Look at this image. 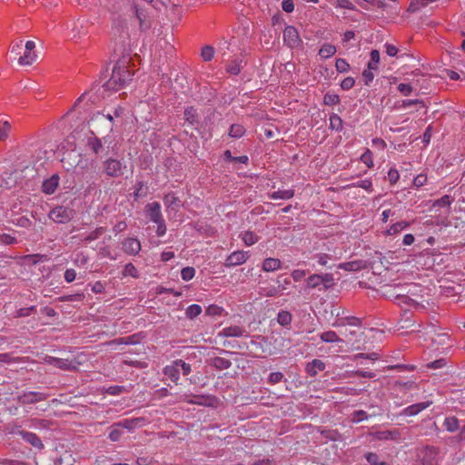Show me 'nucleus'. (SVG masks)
I'll use <instances>...</instances> for the list:
<instances>
[{
	"mask_svg": "<svg viewBox=\"0 0 465 465\" xmlns=\"http://www.w3.org/2000/svg\"><path fill=\"white\" fill-rule=\"evenodd\" d=\"M128 64L129 59L124 57L115 64L111 77L103 85L104 91L116 92L129 83L133 74L129 70Z\"/></svg>",
	"mask_w": 465,
	"mask_h": 465,
	"instance_id": "obj_1",
	"label": "nucleus"
},
{
	"mask_svg": "<svg viewBox=\"0 0 465 465\" xmlns=\"http://www.w3.org/2000/svg\"><path fill=\"white\" fill-rule=\"evenodd\" d=\"M452 198L450 195H443L440 199L434 202L433 206L450 207L452 203Z\"/></svg>",
	"mask_w": 465,
	"mask_h": 465,
	"instance_id": "obj_47",
	"label": "nucleus"
},
{
	"mask_svg": "<svg viewBox=\"0 0 465 465\" xmlns=\"http://www.w3.org/2000/svg\"><path fill=\"white\" fill-rule=\"evenodd\" d=\"M400 179V173L397 169L391 168L388 172V180L391 184H395Z\"/></svg>",
	"mask_w": 465,
	"mask_h": 465,
	"instance_id": "obj_56",
	"label": "nucleus"
},
{
	"mask_svg": "<svg viewBox=\"0 0 465 465\" xmlns=\"http://www.w3.org/2000/svg\"><path fill=\"white\" fill-rule=\"evenodd\" d=\"M84 100H88L90 101L92 104H94L96 100V98H93V95L91 94L90 92H84L74 103V108H76L78 106H80V104L84 101Z\"/></svg>",
	"mask_w": 465,
	"mask_h": 465,
	"instance_id": "obj_54",
	"label": "nucleus"
},
{
	"mask_svg": "<svg viewBox=\"0 0 465 465\" xmlns=\"http://www.w3.org/2000/svg\"><path fill=\"white\" fill-rule=\"evenodd\" d=\"M22 47H23L22 40H19L18 42L14 43L12 45L10 52L12 54L15 55V58H16L17 56H20Z\"/></svg>",
	"mask_w": 465,
	"mask_h": 465,
	"instance_id": "obj_63",
	"label": "nucleus"
},
{
	"mask_svg": "<svg viewBox=\"0 0 465 465\" xmlns=\"http://www.w3.org/2000/svg\"><path fill=\"white\" fill-rule=\"evenodd\" d=\"M104 232V227H98L94 231L91 232L87 236H85L84 241L90 242L98 239Z\"/></svg>",
	"mask_w": 465,
	"mask_h": 465,
	"instance_id": "obj_44",
	"label": "nucleus"
},
{
	"mask_svg": "<svg viewBox=\"0 0 465 465\" xmlns=\"http://www.w3.org/2000/svg\"><path fill=\"white\" fill-rule=\"evenodd\" d=\"M87 34V22L84 20H77L74 23L72 28V37L78 38Z\"/></svg>",
	"mask_w": 465,
	"mask_h": 465,
	"instance_id": "obj_17",
	"label": "nucleus"
},
{
	"mask_svg": "<svg viewBox=\"0 0 465 465\" xmlns=\"http://www.w3.org/2000/svg\"><path fill=\"white\" fill-rule=\"evenodd\" d=\"M57 186H58V177L57 176H53L49 180H46V181L44 182V183H43V191L45 193L51 194V193H54V191L57 188Z\"/></svg>",
	"mask_w": 465,
	"mask_h": 465,
	"instance_id": "obj_29",
	"label": "nucleus"
},
{
	"mask_svg": "<svg viewBox=\"0 0 465 465\" xmlns=\"http://www.w3.org/2000/svg\"><path fill=\"white\" fill-rule=\"evenodd\" d=\"M443 425L450 432L456 431L460 427L459 420L454 416L445 418Z\"/></svg>",
	"mask_w": 465,
	"mask_h": 465,
	"instance_id": "obj_33",
	"label": "nucleus"
},
{
	"mask_svg": "<svg viewBox=\"0 0 465 465\" xmlns=\"http://www.w3.org/2000/svg\"><path fill=\"white\" fill-rule=\"evenodd\" d=\"M89 126L92 129V134H100L104 131L113 130V117L110 114H104L101 113L95 114L89 121Z\"/></svg>",
	"mask_w": 465,
	"mask_h": 465,
	"instance_id": "obj_2",
	"label": "nucleus"
},
{
	"mask_svg": "<svg viewBox=\"0 0 465 465\" xmlns=\"http://www.w3.org/2000/svg\"><path fill=\"white\" fill-rule=\"evenodd\" d=\"M145 423V419L139 417V418H133V419H124L123 420H120L116 422V426L126 429L129 431H133L136 428H140L143 426Z\"/></svg>",
	"mask_w": 465,
	"mask_h": 465,
	"instance_id": "obj_10",
	"label": "nucleus"
},
{
	"mask_svg": "<svg viewBox=\"0 0 465 465\" xmlns=\"http://www.w3.org/2000/svg\"><path fill=\"white\" fill-rule=\"evenodd\" d=\"M335 67L339 73H345L350 69V64L345 59L339 58L336 60Z\"/></svg>",
	"mask_w": 465,
	"mask_h": 465,
	"instance_id": "obj_52",
	"label": "nucleus"
},
{
	"mask_svg": "<svg viewBox=\"0 0 465 465\" xmlns=\"http://www.w3.org/2000/svg\"><path fill=\"white\" fill-rule=\"evenodd\" d=\"M145 213L153 223L161 222L163 219L162 214V207L158 202L147 203L145 205Z\"/></svg>",
	"mask_w": 465,
	"mask_h": 465,
	"instance_id": "obj_7",
	"label": "nucleus"
},
{
	"mask_svg": "<svg viewBox=\"0 0 465 465\" xmlns=\"http://www.w3.org/2000/svg\"><path fill=\"white\" fill-rule=\"evenodd\" d=\"M195 275V269L193 267H185L181 272V276L183 281H190Z\"/></svg>",
	"mask_w": 465,
	"mask_h": 465,
	"instance_id": "obj_49",
	"label": "nucleus"
},
{
	"mask_svg": "<svg viewBox=\"0 0 465 465\" xmlns=\"http://www.w3.org/2000/svg\"><path fill=\"white\" fill-rule=\"evenodd\" d=\"M220 334L225 337H242L247 336V331L242 326L231 325L223 328Z\"/></svg>",
	"mask_w": 465,
	"mask_h": 465,
	"instance_id": "obj_12",
	"label": "nucleus"
},
{
	"mask_svg": "<svg viewBox=\"0 0 465 465\" xmlns=\"http://www.w3.org/2000/svg\"><path fill=\"white\" fill-rule=\"evenodd\" d=\"M175 364L178 365L179 370H182L183 375H188L191 372V365L183 360H176Z\"/></svg>",
	"mask_w": 465,
	"mask_h": 465,
	"instance_id": "obj_59",
	"label": "nucleus"
},
{
	"mask_svg": "<svg viewBox=\"0 0 465 465\" xmlns=\"http://www.w3.org/2000/svg\"><path fill=\"white\" fill-rule=\"evenodd\" d=\"M283 40L291 48L297 47L301 43L297 29L292 25L285 27L283 31Z\"/></svg>",
	"mask_w": 465,
	"mask_h": 465,
	"instance_id": "obj_6",
	"label": "nucleus"
},
{
	"mask_svg": "<svg viewBox=\"0 0 465 465\" xmlns=\"http://www.w3.org/2000/svg\"><path fill=\"white\" fill-rule=\"evenodd\" d=\"M245 64L242 58L237 57L230 62L226 70L229 74L237 75Z\"/></svg>",
	"mask_w": 465,
	"mask_h": 465,
	"instance_id": "obj_18",
	"label": "nucleus"
},
{
	"mask_svg": "<svg viewBox=\"0 0 465 465\" xmlns=\"http://www.w3.org/2000/svg\"><path fill=\"white\" fill-rule=\"evenodd\" d=\"M398 91L405 96H408L411 94L414 87L411 84L401 83L397 86Z\"/></svg>",
	"mask_w": 465,
	"mask_h": 465,
	"instance_id": "obj_46",
	"label": "nucleus"
},
{
	"mask_svg": "<svg viewBox=\"0 0 465 465\" xmlns=\"http://www.w3.org/2000/svg\"><path fill=\"white\" fill-rule=\"evenodd\" d=\"M245 133V129L242 124H232L229 131V135L232 138H241Z\"/></svg>",
	"mask_w": 465,
	"mask_h": 465,
	"instance_id": "obj_38",
	"label": "nucleus"
},
{
	"mask_svg": "<svg viewBox=\"0 0 465 465\" xmlns=\"http://www.w3.org/2000/svg\"><path fill=\"white\" fill-rule=\"evenodd\" d=\"M438 450L434 447H426L423 450V465H437Z\"/></svg>",
	"mask_w": 465,
	"mask_h": 465,
	"instance_id": "obj_14",
	"label": "nucleus"
},
{
	"mask_svg": "<svg viewBox=\"0 0 465 465\" xmlns=\"http://www.w3.org/2000/svg\"><path fill=\"white\" fill-rule=\"evenodd\" d=\"M325 369V363L321 360H313L307 364L306 371L311 376H315L319 371Z\"/></svg>",
	"mask_w": 465,
	"mask_h": 465,
	"instance_id": "obj_23",
	"label": "nucleus"
},
{
	"mask_svg": "<svg viewBox=\"0 0 465 465\" xmlns=\"http://www.w3.org/2000/svg\"><path fill=\"white\" fill-rule=\"evenodd\" d=\"M121 428L116 426V423L110 427V432L108 438L111 441H119L123 436V431L120 430Z\"/></svg>",
	"mask_w": 465,
	"mask_h": 465,
	"instance_id": "obj_36",
	"label": "nucleus"
},
{
	"mask_svg": "<svg viewBox=\"0 0 465 465\" xmlns=\"http://www.w3.org/2000/svg\"><path fill=\"white\" fill-rule=\"evenodd\" d=\"M330 128L335 131L342 129V120L338 114H332L330 116Z\"/></svg>",
	"mask_w": 465,
	"mask_h": 465,
	"instance_id": "obj_40",
	"label": "nucleus"
},
{
	"mask_svg": "<svg viewBox=\"0 0 465 465\" xmlns=\"http://www.w3.org/2000/svg\"><path fill=\"white\" fill-rule=\"evenodd\" d=\"M222 312H223V308L218 305H215V304H212V305L208 306L206 309V314L212 315V316L221 315Z\"/></svg>",
	"mask_w": 465,
	"mask_h": 465,
	"instance_id": "obj_62",
	"label": "nucleus"
},
{
	"mask_svg": "<svg viewBox=\"0 0 465 465\" xmlns=\"http://www.w3.org/2000/svg\"><path fill=\"white\" fill-rule=\"evenodd\" d=\"M325 279H331V274H328V273H326L324 275L312 274V275L309 276L307 279V286H308V288H311V289L316 288L320 284H322V282H324Z\"/></svg>",
	"mask_w": 465,
	"mask_h": 465,
	"instance_id": "obj_20",
	"label": "nucleus"
},
{
	"mask_svg": "<svg viewBox=\"0 0 465 465\" xmlns=\"http://www.w3.org/2000/svg\"><path fill=\"white\" fill-rule=\"evenodd\" d=\"M135 15L137 19L139 20L140 28L142 30H147L151 26V23L147 18L146 13L139 8H135Z\"/></svg>",
	"mask_w": 465,
	"mask_h": 465,
	"instance_id": "obj_24",
	"label": "nucleus"
},
{
	"mask_svg": "<svg viewBox=\"0 0 465 465\" xmlns=\"http://www.w3.org/2000/svg\"><path fill=\"white\" fill-rule=\"evenodd\" d=\"M368 419V415L366 413V411H354L353 414H352V421L353 422H361L362 420H365Z\"/></svg>",
	"mask_w": 465,
	"mask_h": 465,
	"instance_id": "obj_60",
	"label": "nucleus"
},
{
	"mask_svg": "<svg viewBox=\"0 0 465 465\" xmlns=\"http://www.w3.org/2000/svg\"><path fill=\"white\" fill-rule=\"evenodd\" d=\"M411 225L410 222L401 221L393 223L386 232L388 235H394L408 228Z\"/></svg>",
	"mask_w": 465,
	"mask_h": 465,
	"instance_id": "obj_26",
	"label": "nucleus"
},
{
	"mask_svg": "<svg viewBox=\"0 0 465 465\" xmlns=\"http://www.w3.org/2000/svg\"><path fill=\"white\" fill-rule=\"evenodd\" d=\"M338 267L348 272H359L367 267V262L363 260H355L340 263Z\"/></svg>",
	"mask_w": 465,
	"mask_h": 465,
	"instance_id": "obj_13",
	"label": "nucleus"
},
{
	"mask_svg": "<svg viewBox=\"0 0 465 465\" xmlns=\"http://www.w3.org/2000/svg\"><path fill=\"white\" fill-rule=\"evenodd\" d=\"M433 343L437 345H445L450 340V336L446 332L434 331L433 336L430 337Z\"/></svg>",
	"mask_w": 465,
	"mask_h": 465,
	"instance_id": "obj_34",
	"label": "nucleus"
},
{
	"mask_svg": "<svg viewBox=\"0 0 465 465\" xmlns=\"http://www.w3.org/2000/svg\"><path fill=\"white\" fill-rule=\"evenodd\" d=\"M336 6L343 9L354 10L355 5L350 0H337Z\"/></svg>",
	"mask_w": 465,
	"mask_h": 465,
	"instance_id": "obj_64",
	"label": "nucleus"
},
{
	"mask_svg": "<svg viewBox=\"0 0 465 465\" xmlns=\"http://www.w3.org/2000/svg\"><path fill=\"white\" fill-rule=\"evenodd\" d=\"M163 373L167 376L172 381L178 383L180 378V370L178 365L175 364V361L172 362V364L167 365L163 369Z\"/></svg>",
	"mask_w": 465,
	"mask_h": 465,
	"instance_id": "obj_16",
	"label": "nucleus"
},
{
	"mask_svg": "<svg viewBox=\"0 0 465 465\" xmlns=\"http://www.w3.org/2000/svg\"><path fill=\"white\" fill-rule=\"evenodd\" d=\"M11 124L8 121L0 119V140L4 141L8 137Z\"/></svg>",
	"mask_w": 465,
	"mask_h": 465,
	"instance_id": "obj_39",
	"label": "nucleus"
},
{
	"mask_svg": "<svg viewBox=\"0 0 465 465\" xmlns=\"http://www.w3.org/2000/svg\"><path fill=\"white\" fill-rule=\"evenodd\" d=\"M320 338L322 341L327 342V343L342 341V340L333 331H328L322 332L320 335Z\"/></svg>",
	"mask_w": 465,
	"mask_h": 465,
	"instance_id": "obj_31",
	"label": "nucleus"
},
{
	"mask_svg": "<svg viewBox=\"0 0 465 465\" xmlns=\"http://www.w3.org/2000/svg\"><path fill=\"white\" fill-rule=\"evenodd\" d=\"M431 404L430 401L420 402L412 404L404 410V413L408 416H414L420 413L421 411L427 409Z\"/></svg>",
	"mask_w": 465,
	"mask_h": 465,
	"instance_id": "obj_21",
	"label": "nucleus"
},
{
	"mask_svg": "<svg viewBox=\"0 0 465 465\" xmlns=\"http://www.w3.org/2000/svg\"><path fill=\"white\" fill-rule=\"evenodd\" d=\"M202 313V307L198 304H192L188 306L185 311L187 318L193 319Z\"/></svg>",
	"mask_w": 465,
	"mask_h": 465,
	"instance_id": "obj_41",
	"label": "nucleus"
},
{
	"mask_svg": "<svg viewBox=\"0 0 465 465\" xmlns=\"http://www.w3.org/2000/svg\"><path fill=\"white\" fill-rule=\"evenodd\" d=\"M123 251L128 255H136L141 251V242L138 239L129 237L123 242Z\"/></svg>",
	"mask_w": 465,
	"mask_h": 465,
	"instance_id": "obj_9",
	"label": "nucleus"
},
{
	"mask_svg": "<svg viewBox=\"0 0 465 465\" xmlns=\"http://www.w3.org/2000/svg\"><path fill=\"white\" fill-rule=\"evenodd\" d=\"M87 145L94 153H98L100 149L102 148V143L97 137L89 138Z\"/></svg>",
	"mask_w": 465,
	"mask_h": 465,
	"instance_id": "obj_43",
	"label": "nucleus"
},
{
	"mask_svg": "<svg viewBox=\"0 0 465 465\" xmlns=\"http://www.w3.org/2000/svg\"><path fill=\"white\" fill-rule=\"evenodd\" d=\"M47 395L39 391H27L19 397V401L23 404H32L45 401Z\"/></svg>",
	"mask_w": 465,
	"mask_h": 465,
	"instance_id": "obj_11",
	"label": "nucleus"
},
{
	"mask_svg": "<svg viewBox=\"0 0 465 465\" xmlns=\"http://www.w3.org/2000/svg\"><path fill=\"white\" fill-rule=\"evenodd\" d=\"M366 459L370 465H390L385 461L380 460L378 455L372 452L366 454Z\"/></svg>",
	"mask_w": 465,
	"mask_h": 465,
	"instance_id": "obj_45",
	"label": "nucleus"
},
{
	"mask_svg": "<svg viewBox=\"0 0 465 465\" xmlns=\"http://www.w3.org/2000/svg\"><path fill=\"white\" fill-rule=\"evenodd\" d=\"M242 240L246 245L252 246L258 242L259 237L254 232L246 231L242 233Z\"/></svg>",
	"mask_w": 465,
	"mask_h": 465,
	"instance_id": "obj_35",
	"label": "nucleus"
},
{
	"mask_svg": "<svg viewBox=\"0 0 465 465\" xmlns=\"http://www.w3.org/2000/svg\"><path fill=\"white\" fill-rule=\"evenodd\" d=\"M336 53V47L331 44H324L319 50V54L322 58H330Z\"/></svg>",
	"mask_w": 465,
	"mask_h": 465,
	"instance_id": "obj_32",
	"label": "nucleus"
},
{
	"mask_svg": "<svg viewBox=\"0 0 465 465\" xmlns=\"http://www.w3.org/2000/svg\"><path fill=\"white\" fill-rule=\"evenodd\" d=\"M249 256V252L235 251L226 258L224 265L226 267L242 265L248 260Z\"/></svg>",
	"mask_w": 465,
	"mask_h": 465,
	"instance_id": "obj_5",
	"label": "nucleus"
},
{
	"mask_svg": "<svg viewBox=\"0 0 465 465\" xmlns=\"http://www.w3.org/2000/svg\"><path fill=\"white\" fill-rule=\"evenodd\" d=\"M231 365L232 362L229 360L220 357L214 359V366L218 369H228Z\"/></svg>",
	"mask_w": 465,
	"mask_h": 465,
	"instance_id": "obj_55",
	"label": "nucleus"
},
{
	"mask_svg": "<svg viewBox=\"0 0 465 465\" xmlns=\"http://www.w3.org/2000/svg\"><path fill=\"white\" fill-rule=\"evenodd\" d=\"M184 119L186 122H188L190 124H194L198 123V114L197 110L190 106L184 110Z\"/></svg>",
	"mask_w": 465,
	"mask_h": 465,
	"instance_id": "obj_30",
	"label": "nucleus"
},
{
	"mask_svg": "<svg viewBox=\"0 0 465 465\" xmlns=\"http://www.w3.org/2000/svg\"><path fill=\"white\" fill-rule=\"evenodd\" d=\"M282 262L276 258H266L262 262V270L266 272H275L281 268Z\"/></svg>",
	"mask_w": 465,
	"mask_h": 465,
	"instance_id": "obj_22",
	"label": "nucleus"
},
{
	"mask_svg": "<svg viewBox=\"0 0 465 465\" xmlns=\"http://www.w3.org/2000/svg\"><path fill=\"white\" fill-rule=\"evenodd\" d=\"M44 362L53 365L56 368H59L61 370H74L75 369V366L73 362L69 361L68 360L60 359L53 356L46 355L44 358Z\"/></svg>",
	"mask_w": 465,
	"mask_h": 465,
	"instance_id": "obj_8",
	"label": "nucleus"
},
{
	"mask_svg": "<svg viewBox=\"0 0 465 465\" xmlns=\"http://www.w3.org/2000/svg\"><path fill=\"white\" fill-rule=\"evenodd\" d=\"M277 321L282 326L289 325L292 322V314L287 311H281L278 313Z\"/></svg>",
	"mask_w": 465,
	"mask_h": 465,
	"instance_id": "obj_42",
	"label": "nucleus"
},
{
	"mask_svg": "<svg viewBox=\"0 0 465 465\" xmlns=\"http://www.w3.org/2000/svg\"><path fill=\"white\" fill-rule=\"evenodd\" d=\"M323 102L327 105H335L340 103V97L338 94L328 93L324 95Z\"/></svg>",
	"mask_w": 465,
	"mask_h": 465,
	"instance_id": "obj_50",
	"label": "nucleus"
},
{
	"mask_svg": "<svg viewBox=\"0 0 465 465\" xmlns=\"http://www.w3.org/2000/svg\"><path fill=\"white\" fill-rule=\"evenodd\" d=\"M379 63H380V52L378 50H372L371 52V60L369 61L367 67L369 69H373L374 71H377Z\"/></svg>",
	"mask_w": 465,
	"mask_h": 465,
	"instance_id": "obj_37",
	"label": "nucleus"
},
{
	"mask_svg": "<svg viewBox=\"0 0 465 465\" xmlns=\"http://www.w3.org/2000/svg\"><path fill=\"white\" fill-rule=\"evenodd\" d=\"M361 161L365 163L369 168L373 166L372 161V153L370 149H366V151L361 154Z\"/></svg>",
	"mask_w": 465,
	"mask_h": 465,
	"instance_id": "obj_51",
	"label": "nucleus"
},
{
	"mask_svg": "<svg viewBox=\"0 0 465 465\" xmlns=\"http://www.w3.org/2000/svg\"><path fill=\"white\" fill-rule=\"evenodd\" d=\"M36 59V54L33 53L32 51H27L25 49L23 55H20L18 58V64L20 65H30L32 64Z\"/></svg>",
	"mask_w": 465,
	"mask_h": 465,
	"instance_id": "obj_28",
	"label": "nucleus"
},
{
	"mask_svg": "<svg viewBox=\"0 0 465 465\" xmlns=\"http://www.w3.org/2000/svg\"><path fill=\"white\" fill-rule=\"evenodd\" d=\"M74 217V211L65 206H57L49 213V218L56 223H65Z\"/></svg>",
	"mask_w": 465,
	"mask_h": 465,
	"instance_id": "obj_3",
	"label": "nucleus"
},
{
	"mask_svg": "<svg viewBox=\"0 0 465 465\" xmlns=\"http://www.w3.org/2000/svg\"><path fill=\"white\" fill-rule=\"evenodd\" d=\"M16 183L15 178L11 173H5L0 176V192L12 188Z\"/></svg>",
	"mask_w": 465,
	"mask_h": 465,
	"instance_id": "obj_19",
	"label": "nucleus"
},
{
	"mask_svg": "<svg viewBox=\"0 0 465 465\" xmlns=\"http://www.w3.org/2000/svg\"><path fill=\"white\" fill-rule=\"evenodd\" d=\"M163 203L167 210L173 207H179L181 204L180 199L176 197L173 193L165 194L163 197Z\"/></svg>",
	"mask_w": 465,
	"mask_h": 465,
	"instance_id": "obj_27",
	"label": "nucleus"
},
{
	"mask_svg": "<svg viewBox=\"0 0 465 465\" xmlns=\"http://www.w3.org/2000/svg\"><path fill=\"white\" fill-rule=\"evenodd\" d=\"M355 84V80L353 77H346L344 78L341 83V87L343 89V90H350L351 89Z\"/></svg>",
	"mask_w": 465,
	"mask_h": 465,
	"instance_id": "obj_61",
	"label": "nucleus"
},
{
	"mask_svg": "<svg viewBox=\"0 0 465 465\" xmlns=\"http://www.w3.org/2000/svg\"><path fill=\"white\" fill-rule=\"evenodd\" d=\"M294 195V192L292 189H279L270 194V198L273 200L277 199H291Z\"/></svg>",
	"mask_w": 465,
	"mask_h": 465,
	"instance_id": "obj_25",
	"label": "nucleus"
},
{
	"mask_svg": "<svg viewBox=\"0 0 465 465\" xmlns=\"http://www.w3.org/2000/svg\"><path fill=\"white\" fill-rule=\"evenodd\" d=\"M283 378V374L281 371L272 372L268 378V382L270 384L279 383Z\"/></svg>",
	"mask_w": 465,
	"mask_h": 465,
	"instance_id": "obj_58",
	"label": "nucleus"
},
{
	"mask_svg": "<svg viewBox=\"0 0 465 465\" xmlns=\"http://www.w3.org/2000/svg\"><path fill=\"white\" fill-rule=\"evenodd\" d=\"M373 71H374L373 69H369L367 67V69H365L362 72V78H363L364 84L366 85H370V84L372 82V80L374 78Z\"/></svg>",
	"mask_w": 465,
	"mask_h": 465,
	"instance_id": "obj_57",
	"label": "nucleus"
},
{
	"mask_svg": "<svg viewBox=\"0 0 465 465\" xmlns=\"http://www.w3.org/2000/svg\"><path fill=\"white\" fill-rule=\"evenodd\" d=\"M201 55L204 61H211L214 55V49L210 45H206L202 49Z\"/></svg>",
	"mask_w": 465,
	"mask_h": 465,
	"instance_id": "obj_48",
	"label": "nucleus"
},
{
	"mask_svg": "<svg viewBox=\"0 0 465 465\" xmlns=\"http://www.w3.org/2000/svg\"><path fill=\"white\" fill-rule=\"evenodd\" d=\"M124 276H132L133 278H138V272L133 263H127L124 270Z\"/></svg>",
	"mask_w": 465,
	"mask_h": 465,
	"instance_id": "obj_53",
	"label": "nucleus"
},
{
	"mask_svg": "<svg viewBox=\"0 0 465 465\" xmlns=\"http://www.w3.org/2000/svg\"><path fill=\"white\" fill-rule=\"evenodd\" d=\"M125 165L120 160L109 158L104 163L105 173L111 177H119L124 173Z\"/></svg>",
	"mask_w": 465,
	"mask_h": 465,
	"instance_id": "obj_4",
	"label": "nucleus"
},
{
	"mask_svg": "<svg viewBox=\"0 0 465 465\" xmlns=\"http://www.w3.org/2000/svg\"><path fill=\"white\" fill-rule=\"evenodd\" d=\"M20 434L23 440L30 443L33 447L37 448L39 450L44 448L42 440L35 433L30 431H21Z\"/></svg>",
	"mask_w": 465,
	"mask_h": 465,
	"instance_id": "obj_15",
	"label": "nucleus"
}]
</instances>
